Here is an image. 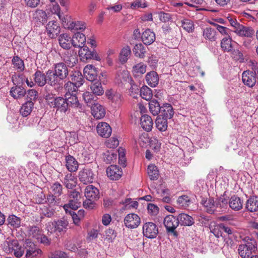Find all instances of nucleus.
Instances as JSON below:
<instances>
[{
	"mask_svg": "<svg viewBox=\"0 0 258 258\" xmlns=\"http://www.w3.org/2000/svg\"><path fill=\"white\" fill-rule=\"evenodd\" d=\"M48 76L51 84H54V88L62 87L64 80L69 75V70L67 65L63 62L55 64L54 70H48Z\"/></svg>",
	"mask_w": 258,
	"mask_h": 258,
	"instance_id": "1",
	"label": "nucleus"
},
{
	"mask_svg": "<svg viewBox=\"0 0 258 258\" xmlns=\"http://www.w3.org/2000/svg\"><path fill=\"white\" fill-rule=\"evenodd\" d=\"M44 99L50 108L56 112L66 113L68 110V104L65 97L56 96L54 94L46 92Z\"/></svg>",
	"mask_w": 258,
	"mask_h": 258,
	"instance_id": "2",
	"label": "nucleus"
},
{
	"mask_svg": "<svg viewBox=\"0 0 258 258\" xmlns=\"http://www.w3.org/2000/svg\"><path fill=\"white\" fill-rule=\"evenodd\" d=\"M244 243L239 245L238 251L242 258H251L252 254L256 253L257 249L256 241L253 238L246 237L244 240Z\"/></svg>",
	"mask_w": 258,
	"mask_h": 258,
	"instance_id": "3",
	"label": "nucleus"
},
{
	"mask_svg": "<svg viewBox=\"0 0 258 258\" xmlns=\"http://www.w3.org/2000/svg\"><path fill=\"white\" fill-rule=\"evenodd\" d=\"M48 70H47L45 73L40 70H37L34 74L33 75L34 82L32 81H29L28 79H26V83L27 86L29 87H33L36 85L38 87H42L47 83L49 85L54 87V84H51L50 81V78L47 74Z\"/></svg>",
	"mask_w": 258,
	"mask_h": 258,
	"instance_id": "4",
	"label": "nucleus"
},
{
	"mask_svg": "<svg viewBox=\"0 0 258 258\" xmlns=\"http://www.w3.org/2000/svg\"><path fill=\"white\" fill-rule=\"evenodd\" d=\"M52 192L47 197V201L52 206H61L59 197L62 194V186L58 182L52 184L50 187Z\"/></svg>",
	"mask_w": 258,
	"mask_h": 258,
	"instance_id": "5",
	"label": "nucleus"
},
{
	"mask_svg": "<svg viewBox=\"0 0 258 258\" xmlns=\"http://www.w3.org/2000/svg\"><path fill=\"white\" fill-rule=\"evenodd\" d=\"M69 222L64 218H61L57 221H50L46 224V229L50 233H65L68 230Z\"/></svg>",
	"mask_w": 258,
	"mask_h": 258,
	"instance_id": "6",
	"label": "nucleus"
},
{
	"mask_svg": "<svg viewBox=\"0 0 258 258\" xmlns=\"http://www.w3.org/2000/svg\"><path fill=\"white\" fill-rule=\"evenodd\" d=\"M5 251L8 253H13L16 257H21L24 253V248L20 245L17 240L7 241L4 244Z\"/></svg>",
	"mask_w": 258,
	"mask_h": 258,
	"instance_id": "7",
	"label": "nucleus"
},
{
	"mask_svg": "<svg viewBox=\"0 0 258 258\" xmlns=\"http://www.w3.org/2000/svg\"><path fill=\"white\" fill-rule=\"evenodd\" d=\"M163 224L168 235H172L176 238L178 237V234L176 230L179 225L177 217L172 215H167L164 219Z\"/></svg>",
	"mask_w": 258,
	"mask_h": 258,
	"instance_id": "8",
	"label": "nucleus"
},
{
	"mask_svg": "<svg viewBox=\"0 0 258 258\" xmlns=\"http://www.w3.org/2000/svg\"><path fill=\"white\" fill-rule=\"evenodd\" d=\"M143 234L148 238L153 239L156 237L159 233L157 225L152 222H146L143 225Z\"/></svg>",
	"mask_w": 258,
	"mask_h": 258,
	"instance_id": "9",
	"label": "nucleus"
},
{
	"mask_svg": "<svg viewBox=\"0 0 258 258\" xmlns=\"http://www.w3.org/2000/svg\"><path fill=\"white\" fill-rule=\"evenodd\" d=\"M24 250L26 251V258H34L41 254L42 251L38 248L35 243L30 239H26L24 244Z\"/></svg>",
	"mask_w": 258,
	"mask_h": 258,
	"instance_id": "10",
	"label": "nucleus"
},
{
	"mask_svg": "<svg viewBox=\"0 0 258 258\" xmlns=\"http://www.w3.org/2000/svg\"><path fill=\"white\" fill-rule=\"evenodd\" d=\"M65 99L68 104V110H70V107L74 108L78 110L80 112L85 111V106L80 103L78 100L77 96L75 94H68L66 93L64 95Z\"/></svg>",
	"mask_w": 258,
	"mask_h": 258,
	"instance_id": "11",
	"label": "nucleus"
},
{
	"mask_svg": "<svg viewBox=\"0 0 258 258\" xmlns=\"http://www.w3.org/2000/svg\"><path fill=\"white\" fill-rule=\"evenodd\" d=\"M78 178L82 183L87 184L93 182L94 174L91 169L85 168L79 171Z\"/></svg>",
	"mask_w": 258,
	"mask_h": 258,
	"instance_id": "12",
	"label": "nucleus"
},
{
	"mask_svg": "<svg viewBox=\"0 0 258 258\" xmlns=\"http://www.w3.org/2000/svg\"><path fill=\"white\" fill-rule=\"evenodd\" d=\"M61 58L69 67H73L78 62V56L74 50L68 49L62 54Z\"/></svg>",
	"mask_w": 258,
	"mask_h": 258,
	"instance_id": "13",
	"label": "nucleus"
},
{
	"mask_svg": "<svg viewBox=\"0 0 258 258\" xmlns=\"http://www.w3.org/2000/svg\"><path fill=\"white\" fill-rule=\"evenodd\" d=\"M79 55L81 59L83 61L92 59L97 60H100V58L97 54V53L94 50L91 51L87 46L80 48L79 51Z\"/></svg>",
	"mask_w": 258,
	"mask_h": 258,
	"instance_id": "14",
	"label": "nucleus"
},
{
	"mask_svg": "<svg viewBox=\"0 0 258 258\" xmlns=\"http://www.w3.org/2000/svg\"><path fill=\"white\" fill-rule=\"evenodd\" d=\"M125 226L130 229H134L139 226L141 223L139 216L136 214L131 213L127 214L124 219Z\"/></svg>",
	"mask_w": 258,
	"mask_h": 258,
	"instance_id": "15",
	"label": "nucleus"
},
{
	"mask_svg": "<svg viewBox=\"0 0 258 258\" xmlns=\"http://www.w3.org/2000/svg\"><path fill=\"white\" fill-rule=\"evenodd\" d=\"M60 28L58 22L55 21H49L46 26L47 35L51 38H54L60 33Z\"/></svg>",
	"mask_w": 258,
	"mask_h": 258,
	"instance_id": "16",
	"label": "nucleus"
},
{
	"mask_svg": "<svg viewBox=\"0 0 258 258\" xmlns=\"http://www.w3.org/2000/svg\"><path fill=\"white\" fill-rule=\"evenodd\" d=\"M201 204L203 205L207 212L209 214H213L220 205V203H216L213 198H203Z\"/></svg>",
	"mask_w": 258,
	"mask_h": 258,
	"instance_id": "17",
	"label": "nucleus"
},
{
	"mask_svg": "<svg viewBox=\"0 0 258 258\" xmlns=\"http://www.w3.org/2000/svg\"><path fill=\"white\" fill-rule=\"evenodd\" d=\"M107 176L111 180H118L122 175L121 168L116 165H112L106 169Z\"/></svg>",
	"mask_w": 258,
	"mask_h": 258,
	"instance_id": "18",
	"label": "nucleus"
},
{
	"mask_svg": "<svg viewBox=\"0 0 258 258\" xmlns=\"http://www.w3.org/2000/svg\"><path fill=\"white\" fill-rule=\"evenodd\" d=\"M242 80L243 84L252 88L256 84V77L254 76L253 72L249 70L244 71L242 75Z\"/></svg>",
	"mask_w": 258,
	"mask_h": 258,
	"instance_id": "19",
	"label": "nucleus"
},
{
	"mask_svg": "<svg viewBox=\"0 0 258 258\" xmlns=\"http://www.w3.org/2000/svg\"><path fill=\"white\" fill-rule=\"evenodd\" d=\"M97 132L101 137L108 138L111 134V128L107 123L101 122L97 126Z\"/></svg>",
	"mask_w": 258,
	"mask_h": 258,
	"instance_id": "20",
	"label": "nucleus"
},
{
	"mask_svg": "<svg viewBox=\"0 0 258 258\" xmlns=\"http://www.w3.org/2000/svg\"><path fill=\"white\" fill-rule=\"evenodd\" d=\"M99 190L92 185H88L85 189V196L86 199L97 200L99 198Z\"/></svg>",
	"mask_w": 258,
	"mask_h": 258,
	"instance_id": "21",
	"label": "nucleus"
},
{
	"mask_svg": "<svg viewBox=\"0 0 258 258\" xmlns=\"http://www.w3.org/2000/svg\"><path fill=\"white\" fill-rule=\"evenodd\" d=\"M26 94V91L23 86H14L11 88L10 95L15 99H19Z\"/></svg>",
	"mask_w": 258,
	"mask_h": 258,
	"instance_id": "22",
	"label": "nucleus"
},
{
	"mask_svg": "<svg viewBox=\"0 0 258 258\" xmlns=\"http://www.w3.org/2000/svg\"><path fill=\"white\" fill-rule=\"evenodd\" d=\"M86 37L82 33H76L72 38V45L75 47L82 48L84 47Z\"/></svg>",
	"mask_w": 258,
	"mask_h": 258,
	"instance_id": "23",
	"label": "nucleus"
},
{
	"mask_svg": "<svg viewBox=\"0 0 258 258\" xmlns=\"http://www.w3.org/2000/svg\"><path fill=\"white\" fill-rule=\"evenodd\" d=\"M141 38L145 45H150L155 40V34L150 29H147L143 32Z\"/></svg>",
	"mask_w": 258,
	"mask_h": 258,
	"instance_id": "24",
	"label": "nucleus"
},
{
	"mask_svg": "<svg viewBox=\"0 0 258 258\" xmlns=\"http://www.w3.org/2000/svg\"><path fill=\"white\" fill-rule=\"evenodd\" d=\"M84 74L89 81H93L97 79V74L96 68L92 65H87L84 69Z\"/></svg>",
	"mask_w": 258,
	"mask_h": 258,
	"instance_id": "25",
	"label": "nucleus"
},
{
	"mask_svg": "<svg viewBox=\"0 0 258 258\" xmlns=\"http://www.w3.org/2000/svg\"><path fill=\"white\" fill-rule=\"evenodd\" d=\"M237 28L236 30L233 31L240 36L252 37L254 34V31L251 28L244 26L241 24Z\"/></svg>",
	"mask_w": 258,
	"mask_h": 258,
	"instance_id": "26",
	"label": "nucleus"
},
{
	"mask_svg": "<svg viewBox=\"0 0 258 258\" xmlns=\"http://www.w3.org/2000/svg\"><path fill=\"white\" fill-rule=\"evenodd\" d=\"M91 108L92 115L96 119H101L105 116V109L100 104L96 103Z\"/></svg>",
	"mask_w": 258,
	"mask_h": 258,
	"instance_id": "27",
	"label": "nucleus"
},
{
	"mask_svg": "<svg viewBox=\"0 0 258 258\" xmlns=\"http://www.w3.org/2000/svg\"><path fill=\"white\" fill-rule=\"evenodd\" d=\"M159 115L170 119L174 113L172 105L169 103H164L161 106V111Z\"/></svg>",
	"mask_w": 258,
	"mask_h": 258,
	"instance_id": "28",
	"label": "nucleus"
},
{
	"mask_svg": "<svg viewBox=\"0 0 258 258\" xmlns=\"http://www.w3.org/2000/svg\"><path fill=\"white\" fill-rule=\"evenodd\" d=\"M58 41L60 46L64 49H70L72 45V38L67 34L60 35Z\"/></svg>",
	"mask_w": 258,
	"mask_h": 258,
	"instance_id": "29",
	"label": "nucleus"
},
{
	"mask_svg": "<svg viewBox=\"0 0 258 258\" xmlns=\"http://www.w3.org/2000/svg\"><path fill=\"white\" fill-rule=\"evenodd\" d=\"M63 183L66 188L73 189L77 184V178L72 173H68L65 175Z\"/></svg>",
	"mask_w": 258,
	"mask_h": 258,
	"instance_id": "30",
	"label": "nucleus"
},
{
	"mask_svg": "<svg viewBox=\"0 0 258 258\" xmlns=\"http://www.w3.org/2000/svg\"><path fill=\"white\" fill-rule=\"evenodd\" d=\"M141 125L143 128L146 131H151L153 125V122L151 117L147 114L142 115L141 117Z\"/></svg>",
	"mask_w": 258,
	"mask_h": 258,
	"instance_id": "31",
	"label": "nucleus"
},
{
	"mask_svg": "<svg viewBox=\"0 0 258 258\" xmlns=\"http://www.w3.org/2000/svg\"><path fill=\"white\" fill-rule=\"evenodd\" d=\"M245 208L250 212H256L258 210V197L251 196L246 202Z\"/></svg>",
	"mask_w": 258,
	"mask_h": 258,
	"instance_id": "32",
	"label": "nucleus"
},
{
	"mask_svg": "<svg viewBox=\"0 0 258 258\" xmlns=\"http://www.w3.org/2000/svg\"><path fill=\"white\" fill-rule=\"evenodd\" d=\"M146 81L149 86L155 87L159 83L158 75L155 71H151L147 74Z\"/></svg>",
	"mask_w": 258,
	"mask_h": 258,
	"instance_id": "33",
	"label": "nucleus"
},
{
	"mask_svg": "<svg viewBox=\"0 0 258 258\" xmlns=\"http://www.w3.org/2000/svg\"><path fill=\"white\" fill-rule=\"evenodd\" d=\"M66 167L68 170L71 172L76 171L78 168V163L76 159L71 155L66 156Z\"/></svg>",
	"mask_w": 258,
	"mask_h": 258,
	"instance_id": "34",
	"label": "nucleus"
},
{
	"mask_svg": "<svg viewBox=\"0 0 258 258\" xmlns=\"http://www.w3.org/2000/svg\"><path fill=\"white\" fill-rule=\"evenodd\" d=\"M177 218L179 224H180L181 226H191L195 222L192 217L184 213L179 214Z\"/></svg>",
	"mask_w": 258,
	"mask_h": 258,
	"instance_id": "35",
	"label": "nucleus"
},
{
	"mask_svg": "<svg viewBox=\"0 0 258 258\" xmlns=\"http://www.w3.org/2000/svg\"><path fill=\"white\" fill-rule=\"evenodd\" d=\"M229 207L235 211H238L242 207V202L236 196H232L228 201Z\"/></svg>",
	"mask_w": 258,
	"mask_h": 258,
	"instance_id": "36",
	"label": "nucleus"
},
{
	"mask_svg": "<svg viewBox=\"0 0 258 258\" xmlns=\"http://www.w3.org/2000/svg\"><path fill=\"white\" fill-rule=\"evenodd\" d=\"M34 102L31 101H26L23 104L20 110V114L23 117H27L31 113L34 107Z\"/></svg>",
	"mask_w": 258,
	"mask_h": 258,
	"instance_id": "37",
	"label": "nucleus"
},
{
	"mask_svg": "<svg viewBox=\"0 0 258 258\" xmlns=\"http://www.w3.org/2000/svg\"><path fill=\"white\" fill-rule=\"evenodd\" d=\"M70 80L78 87H80L83 84V77L81 73L78 71H73L70 74Z\"/></svg>",
	"mask_w": 258,
	"mask_h": 258,
	"instance_id": "38",
	"label": "nucleus"
},
{
	"mask_svg": "<svg viewBox=\"0 0 258 258\" xmlns=\"http://www.w3.org/2000/svg\"><path fill=\"white\" fill-rule=\"evenodd\" d=\"M168 118L158 115L155 123L156 127L161 132L165 131L168 127L167 120Z\"/></svg>",
	"mask_w": 258,
	"mask_h": 258,
	"instance_id": "39",
	"label": "nucleus"
},
{
	"mask_svg": "<svg viewBox=\"0 0 258 258\" xmlns=\"http://www.w3.org/2000/svg\"><path fill=\"white\" fill-rule=\"evenodd\" d=\"M203 35L206 39L210 41H214L216 39V32L210 27H207L203 30Z\"/></svg>",
	"mask_w": 258,
	"mask_h": 258,
	"instance_id": "40",
	"label": "nucleus"
},
{
	"mask_svg": "<svg viewBox=\"0 0 258 258\" xmlns=\"http://www.w3.org/2000/svg\"><path fill=\"white\" fill-rule=\"evenodd\" d=\"M8 224L13 228L17 229L21 226V219L14 215H10L7 218Z\"/></svg>",
	"mask_w": 258,
	"mask_h": 258,
	"instance_id": "41",
	"label": "nucleus"
},
{
	"mask_svg": "<svg viewBox=\"0 0 258 258\" xmlns=\"http://www.w3.org/2000/svg\"><path fill=\"white\" fill-rule=\"evenodd\" d=\"M148 174L151 180H157L159 176L158 168L154 164H150L148 167Z\"/></svg>",
	"mask_w": 258,
	"mask_h": 258,
	"instance_id": "42",
	"label": "nucleus"
},
{
	"mask_svg": "<svg viewBox=\"0 0 258 258\" xmlns=\"http://www.w3.org/2000/svg\"><path fill=\"white\" fill-rule=\"evenodd\" d=\"M161 106L157 100L153 99L150 101L149 103V109L153 115H158L161 111Z\"/></svg>",
	"mask_w": 258,
	"mask_h": 258,
	"instance_id": "43",
	"label": "nucleus"
},
{
	"mask_svg": "<svg viewBox=\"0 0 258 258\" xmlns=\"http://www.w3.org/2000/svg\"><path fill=\"white\" fill-rule=\"evenodd\" d=\"M81 202L79 201L70 200L69 203L63 205V208L66 213H69L70 211H74L76 210L80 207Z\"/></svg>",
	"mask_w": 258,
	"mask_h": 258,
	"instance_id": "44",
	"label": "nucleus"
},
{
	"mask_svg": "<svg viewBox=\"0 0 258 258\" xmlns=\"http://www.w3.org/2000/svg\"><path fill=\"white\" fill-rule=\"evenodd\" d=\"M25 76L23 74L13 75L12 76V81L14 86H23L25 81H26Z\"/></svg>",
	"mask_w": 258,
	"mask_h": 258,
	"instance_id": "45",
	"label": "nucleus"
},
{
	"mask_svg": "<svg viewBox=\"0 0 258 258\" xmlns=\"http://www.w3.org/2000/svg\"><path fill=\"white\" fill-rule=\"evenodd\" d=\"M83 98L87 105L91 107L96 104V97H94L93 94L89 92H85L83 94Z\"/></svg>",
	"mask_w": 258,
	"mask_h": 258,
	"instance_id": "46",
	"label": "nucleus"
},
{
	"mask_svg": "<svg viewBox=\"0 0 258 258\" xmlns=\"http://www.w3.org/2000/svg\"><path fill=\"white\" fill-rule=\"evenodd\" d=\"M221 47L224 51L229 52L232 50L233 48L232 45V39L230 37V36L225 37L222 39L221 42Z\"/></svg>",
	"mask_w": 258,
	"mask_h": 258,
	"instance_id": "47",
	"label": "nucleus"
},
{
	"mask_svg": "<svg viewBox=\"0 0 258 258\" xmlns=\"http://www.w3.org/2000/svg\"><path fill=\"white\" fill-rule=\"evenodd\" d=\"M158 17L160 20L164 23L172 22L175 19V15L169 13H165L163 11L158 12Z\"/></svg>",
	"mask_w": 258,
	"mask_h": 258,
	"instance_id": "48",
	"label": "nucleus"
},
{
	"mask_svg": "<svg viewBox=\"0 0 258 258\" xmlns=\"http://www.w3.org/2000/svg\"><path fill=\"white\" fill-rule=\"evenodd\" d=\"M141 97L146 100H150L153 96L152 90L147 86H144L140 89Z\"/></svg>",
	"mask_w": 258,
	"mask_h": 258,
	"instance_id": "49",
	"label": "nucleus"
},
{
	"mask_svg": "<svg viewBox=\"0 0 258 258\" xmlns=\"http://www.w3.org/2000/svg\"><path fill=\"white\" fill-rule=\"evenodd\" d=\"M12 63L14 66V68L19 72H23L25 69V65L24 61L19 56H14L12 60Z\"/></svg>",
	"mask_w": 258,
	"mask_h": 258,
	"instance_id": "50",
	"label": "nucleus"
},
{
	"mask_svg": "<svg viewBox=\"0 0 258 258\" xmlns=\"http://www.w3.org/2000/svg\"><path fill=\"white\" fill-rule=\"evenodd\" d=\"M146 52L145 47L141 43L136 44L133 49L135 56L140 58H144Z\"/></svg>",
	"mask_w": 258,
	"mask_h": 258,
	"instance_id": "51",
	"label": "nucleus"
},
{
	"mask_svg": "<svg viewBox=\"0 0 258 258\" xmlns=\"http://www.w3.org/2000/svg\"><path fill=\"white\" fill-rule=\"evenodd\" d=\"M90 88L94 95L99 96L102 95L104 93L101 84L99 82L92 84Z\"/></svg>",
	"mask_w": 258,
	"mask_h": 258,
	"instance_id": "52",
	"label": "nucleus"
},
{
	"mask_svg": "<svg viewBox=\"0 0 258 258\" xmlns=\"http://www.w3.org/2000/svg\"><path fill=\"white\" fill-rule=\"evenodd\" d=\"M131 49L130 48L127 46L125 47H123L119 54V59L120 61L122 63H124L126 62V61L128 59V57L130 56L131 54Z\"/></svg>",
	"mask_w": 258,
	"mask_h": 258,
	"instance_id": "53",
	"label": "nucleus"
},
{
	"mask_svg": "<svg viewBox=\"0 0 258 258\" xmlns=\"http://www.w3.org/2000/svg\"><path fill=\"white\" fill-rule=\"evenodd\" d=\"M181 27L188 33H191L194 30V25L192 21L189 19H183L181 21Z\"/></svg>",
	"mask_w": 258,
	"mask_h": 258,
	"instance_id": "54",
	"label": "nucleus"
},
{
	"mask_svg": "<svg viewBox=\"0 0 258 258\" xmlns=\"http://www.w3.org/2000/svg\"><path fill=\"white\" fill-rule=\"evenodd\" d=\"M177 203L179 206L185 208L190 205L191 201L189 197L187 196L183 195L178 198Z\"/></svg>",
	"mask_w": 258,
	"mask_h": 258,
	"instance_id": "55",
	"label": "nucleus"
},
{
	"mask_svg": "<svg viewBox=\"0 0 258 258\" xmlns=\"http://www.w3.org/2000/svg\"><path fill=\"white\" fill-rule=\"evenodd\" d=\"M54 9L55 10V12H57V16L60 19V20L61 21V23L63 25V27L65 28L66 25L65 24H68L69 22H70V20L71 19V17L68 15L66 16H62L59 12L60 8L58 5L54 6Z\"/></svg>",
	"mask_w": 258,
	"mask_h": 258,
	"instance_id": "56",
	"label": "nucleus"
},
{
	"mask_svg": "<svg viewBox=\"0 0 258 258\" xmlns=\"http://www.w3.org/2000/svg\"><path fill=\"white\" fill-rule=\"evenodd\" d=\"M116 154L114 153L112 151H108L103 154V159L107 164H110L112 162H113L114 160H116Z\"/></svg>",
	"mask_w": 258,
	"mask_h": 258,
	"instance_id": "57",
	"label": "nucleus"
},
{
	"mask_svg": "<svg viewBox=\"0 0 258 258\" xmlns=\"http://www.w3.org/2000/svg\"><path fill=\"white\" fill-rule=\"evenodd\" d=\"M64 87L67 90V93L69 95H71L72 94L71 93L73 94L74 92H76L79 87H78L76 84H75L72 81H69L65 83Z\"/></svg>",
	"mask_w": 258,
	"mask_h": 258,
	"instance_id": "58",
	"label": "nucleus"
},
{
	"mask_svg": "<svg viewBox=\"0 0 258 258\" xmlns=\"http://www.w3.org/2000/svg\"><path fill=\"white\" fill-rule=\"evenodd\" d=\"M36 18L40 23L44 24L47 21V15L45 11L38 10L36 12Z\"/></svg>",
	"mask_w": 258,
	"mask_h": 258,
	"instance_id": "59",
	"label": "nucleus"
},
{
	"mask_svg": "<svg viewBox=\"0 0 258 258\" xmlns=\"http://www.w3.org/2000/svg\"><path fill=\"white\" fill-rule=\"evenodd\" d=\"M146 71V66L143 63H138L133 67V72L137 76L144 74Z\"/></svg>",
	"mask_w": 258,
	"mask_h": 258,
	"instance_id": "60",
	"label": "nucleus"
},
{
	"mask_svg": "<svg viewBox=\"0 0 258 258\" xmlns=\"http://www.w3.org/2000/svg\"><path fill=\"white\" fill-rule=\"evenodd\" d=\"M27 101L34 102L38 96V92L34 89H29L26 92Z\"/></svg>",
	"mask_w": 258,
	"mask_h": 258,
	"instance_id": "61",
	"label": "nucleus"
},
{
	"mask_svg": "<svg viewBox=\"0 0 258 258\" xmlns=\"http://www.w3.org/2000/svg\"><path fill=\"white\" fill-rule=\"evenodd\" d=\"M41 214L43 216L51 218L52 217L54 214L55 211L50 206L47 207L45 206H43L42 208H41Z\"/></svg>",
	"mask_w": 258,
	"mask_h": 258,
	"instance_id": "62",
	"label": "nucleus"
},
{
	"mask_svg": "<svg viewBox=\"0 0 258 258\" xmlns=\"http://www.w3.org/2000/svg\"><path fill=\"white\" fill-rule=\"evenodd\" d=\"M40 233V229L37 226H30L29 228V235L32 236L33 237H35L38 239H39V236L41 234Z\"/></svg>",
	"mask_w": 258,
	"mask_h": 258,
	"instance_id": "63",
	"label": "nucleus"
},
{
	"mask_svg": "<svg viewBox=\"0 0 258 258\" xmlns=\"http://www.w3.org/2000/svg\"><path fill=\"white\" fill-rule=\"evenodd\" d=\"M147 7V5L145 0H135L131 5V8L132 9H136L138 8H145Z\"/></svg>",
	"mask_w": 258,
	"mask_h": 258,
	"instance_id": "64",
	"label": "nucleus"
}]
</instances>
